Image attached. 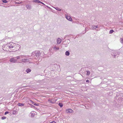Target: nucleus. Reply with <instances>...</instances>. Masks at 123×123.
Returning a JSON list of instances; mask_svg holds the SVG:
<instances>
[{
    "mask_svg": "<svg viewBox=\"0 0 123 123\" xmlns=\"http://www.w3.org/2000/svg\"><path fill=\"white\" fill-rule=\"evenodd\" d=\"M35 52H33L31 54V56L32 57H34L35 58H36L37 57L36 55V54H35Z\"/></svg>",
    "mask_w": 123,
    "mask_h": 123,
    "instance_id": "4468645a",
    "label": "nucleus"
},
{
    "mask_svg": "<svg viewBox=\"0 0 123 123\" xmlns=\"http://www.w3.org/2000/svg\"><path fill=\"white\" fill-rule=\"evenodd\" d=\"M120 41L121 43L123 44V38H122L120 39Z\"/></svg>",
    "mask_w": 123,
    "mask_h": 123,
    "instance_id": "cd10ccee",
    "label": "nucleus"
},
{
    "mask_svg": "<svg viewBox=\"0 0 123 123\" xmlns=\"http://www.w3.org/2000/svg\"><path fill=\"white\" fill-rule=\"evenodd\" d=\"M50 123H56L55 121H53L50 122Z\"/></svg>",
    "mask_w": 123,
    "mask_h": 123,
    "instance_id": "f704fd0d",
    "label": "nucleus"
},
{
    "mask_svg": "<svg viewBox=\"0 0 123 123\" xmlns=\"http://www.w3.org/2000/svg\"><path fill=\"white\" fill-rule=\"evenodd\" d=\"M27 56L28 57L30 56H29V55L26 56ZM25 58H26V57H25Z\"/></svg>",
    "mask_w": 123,
    "mask_h": 123,
    "instance_id": "4c0bfd02",
    "label": "nucleus"
},
{
    "mask_svg": "<svg viewBox=\"0 0 123 123\" xmlns=\"http://www.w3.org/2000/svg\"><path fill=\"white\" fill-rule=\"evenodd\" d=\"M55 9H56V10L58 11H61V9H60V8L58 7H54Z\"/></svg>",
    "mask_w": 123,
    "mask_h": 123,
    "instance_id": "412c9836",
    "label": "nucleus"
},
{
    "mask_svg": "<svg viewBox=\"0 0 123 123\" xmlns=\"http://www.w3.org/2000/svg\"><path fill=\"white\" fill-rule=\"evenodd\" d=\"M31 71V70L29 68H27L25 71L28 73L30 72Z\"/></svg>",
    "mask_w": 123,
    "mask_h": 123,
    "instance_id": "6ab92c4d",
    "label": "nucleus"
},
{
    "mask_svg": "<svg viewBox=\"0 0 123 123\" xmlns=\"http://www.w3.org/2000/svg\"><path fill=\"white\" fill-rule=\"evenodd\" d=\"M86 74L88 75H89L90 73V71L88 70L86 71Z\"/></svg>",
    "mask_w": 123,
    "mask_h": 123,
    "instance_id": "bb28decb",
    "label": "nucleus"
},
{
    "mask_svg": "<svg viewBox=\"0 0 123 123\" xmlns=\"http://www.w3.org/2000/svg\"><path fill=\"white\" fill-rule=\"evenodd\" d=\"M66 18L67 19L70 21H72V19L68 15V14H66Z\"/></svg>",
    "mask_w": 123,
    "mask_h": 123,
    "instance_id": "0eeeda50",
    "label": "nucleus"
},
{
    "mask_svg": "<svg viewBox=\"0 0 123 123\" xmlns=\"http://www.w3.org/2000/svg\"><path fill=\"white\" fill-rule=\"evenodd\" d=\"M62 41V40L60 38H58L57 40V42L58 44H60Z\"/></svg>",
    "mask_w": 123,
    "mask_h": 123,
    "instance_id": "dca6fc26",
    "label": "nucleus"
},
{
    "mask_svg": "<svg viewBox=\"0 0 123 123\" xmlns=\"http://www.w3.org/2000/svg\"><path fill=\"white\" fill-rule=\"evenodd\" d=\"M46 7H48L49 8H50V7H49L48 6H46Z\"/></svg>",
    "mask_w": 123,
    "mask_h": 123,
    "instance_id": "58836bf2",
    "label": "nucleus"
},
{
    "mask_svg": "<svg viewBox=\"0 0 123 123\" xmlns=\"http://www.w3.org/2000/svg\"><path fill=\"white\" fill-rule=\"evenodd\" d=\"M34 105H35L36 106H38L39 105V104H38V103L36 104V103H34Z\"/></svg>",
    "mask_w": 123,
    "mask_h": 123,
    "instance_id": "473e14b6",
    "label": "nucleus"
},
{
    "mask_svg": "<svg viewBox=\"0 0 123 123\" xmlns=\"http://www.w3.org/2000/svg\"><path fill=\"white\" fill-rule=\"evenodd\" d=\"M6 117L4 116L2 117H1V118L2 120L4 119H6Z\"/></svg>",
    "mask_w": 123,
    "mask_h": 123,
    "instance_id": "c85d7f7f",
    "label": "nucleus"
},
{
    "mask_svg": "<svg viewBox=\"0 0 123 123\" xmlns=\"http://www.w3.org/2000/svg\"><path fill=\"white\" fill-rule=\"evenodd\" d=\"M26 7L27 9H30L31 8V6L30 5H26Z\"/></svg>",
    "mask_w": 123,
    "mask_h": 123,
    "instance_id": "f3484780",
    "label": "nucleus"
},
{
    "mask_svg": "<svg viewBox=\"0 0 123 123\" xmlns=\"http://www.w3.org/2000/svg\"><path fill=\"white\" fill-rule=\"evenodd\" d=\"M64 45V46L65 47H67L68 46V44H65Z\"/></svg>",
    "mask_w": 123,
    "mask_h": 123,
    "instance_id": "c756f323",
    "label": "nucleus"
},
{
    "mask_svg": "<svg viewBox=\"0 0 123 123\" xmlns=\"http://www.w3.org/2000/svg\"><path fill=\"white\" fill-rule=\"evenodd\" d=\"M14 44L12 42H10L8 43V47H9V49H10V51L12 49V47L14 46Z\"/></svg>",
    "mask_w": 123,
    "mask_h": 123,
    "instance_id": "f03ea898",
    "label": "nucleus"
},
{
    "mask_svg": "<svg viewBox=\"0 0 123 123\" xmlns=\"http://www.w3.org/2000/svg\"><path fill=\"white\" fill-rule=\"evenodd\" d=\"M31 103H32V104H34V103H35L34 102H33V101H31Z\"/></svg>",
    "mask_w": 123,
    "mask_h": 123,
    "instance_id": "c9c22d12",
    "label": "nucleus"
},
{
    "mask_svg": "<svg viewBox=\"0 0 123 123\" xmlns=\"http://www.w3.org/2000/svg\"><path fill=\"white\" fill-rule=\"evenodd\" d=\"M29 58V59H32V58L31 57Z\"/></svg>",
    "mask_w": 123,
    "mask_h": 123,
    "instance_id": "ea45409f",
    "label": "nucleus"
},
{
    "mask_svg": "<svg viewBox=\"0 0 123 123\" xmlns=\"http://www.w3.org/2000/svg\"><path fill=\"white\" fill-rule=\"evenodd\" d=\"M119 98H118V99H119Z\"/></svg>",
    "mask_w": 123,
    "mask_h": 123,
    "instance_id": "79ce46f5",
    "label": "nucleus"
},
{
    "mask_svg": "<svg viewBox=\"0 0 123 123\" xmlns=\"http://www.w3.org/2000/svg\"><path fill=\"white\" fill-rule=\"evenodd\" d=\"M86 81L88 82H89V81L88 80H87Z\"/></svg>",
    "mask_w": 123,
    "mask_h": 123,
    "instance_id": "e433bc0d",
    "label": "nucleus"
},
{
    "mask_svg": "<svg viewBox=\"0 0 123 123\" xmlns=\"http://www.w3.org/2000/svg\"><path fill=\"white\" fill-rule=\"evenodd\" d=\"M58 105L61 107H62L63 106V104L61 102H60L59 103Z\"/></svg>",
    "mask_w": 123,
    "mask_h": 123,
    "instance_id": "5701e85b",
    "label": "nucleus"
},
{
    "mask_svg": "<svg viewBox=\"0 0 123 123\" xmlns=\"http://www.w3.org/2000/svg\"><path fill=\"white\" fill-rule=\"evenodd\" d=\"M35 52L36 56L37 58L40 57H43L44 56V54L43 53H41L40 51H35Z\"/></svg>",
    "mask_w": 123,
    "mask_h": 123,
    "instance_id": "f257e3e1",
    "label": "nucleus"
},
{
    "mask_svg": "<svg viewBox=\"0 0 123 123\" xmlns=\"http://www.w3.org/2000/svg\"><path fill=\"white\" fill-rule=\"evenodd\" d=\"M16 57L10 58V61L11 62L15 63L18 62H17V60L16 59Z\"/></svg>",
    "mask_w": 123,
    "mask_h": 123,
    "instance_id": "39448f33",
    "label": "nucleus"
},
{
    "mask_svg": "<svg viewBox=\"0 0 123 123\" xmlns=\"http://www.w3.org/2000/svg\"><path fill=\"white\" fill-rule=\"evenodd\" d=\"M112 55L113 56V57L116 58V56L117 55V51L116 50H113L112 52ZM118 53H117V54H118Z\"/></svg>",
    "mask_w": 123,
    "mask_h": 123,
    "instance_id": "20e7f679",
    "label": "nucleus"
},
{
    "mask_svg": "<svg viewBox=\"0 0 123 123\" xmlns=\"http://www.w3.org/2000/svg\"><path fill=\"white\" fill-rule=\"evenodd\" d=\"M15 47L16 49V51L19 50L20 48V46L18 44H16V45H15Z\"/></svg>",
    "mask_w": 123,
    "mask_h": 123,
    "instance_id": "6e6552de",
    "label": "nucleus"
},
{
    "mask_svg": "<svg viewBox=\"0 0 123 123\" xmlns=\"http://www.w3.org/2000/svg\"><path fill=\"white\" fill-rule=\"evenodd\" d=\"M98 27V25L95 26V25H92L91 28L92 30H96V29Z\"/></svg>",
    "mask_w": 123,
    "mask_h": 123,
    "instance_id": "f8f14e48",
    "label": "nucleus"
},
{
    "mask_svg": "<svg viewBox=\"0 0 123 123\" xmlns=\"http://www.w3.org/2000/svg\"><path fill=\"white\" fill-rule=\"evenodd\" d=\"M17 3H18V4H20V3H19L18 2Z\"/></svg>",
    "mask_w": 123,
    "mask_h": 123,
    "instance_id": "a19ab883",
    "label": "nucleus"
},
{
    "mask_svg": "<svg viewBox=\"0 0 123 123\" xmlns=\"http://www.w3.org/2000/svg\"><path fill=\"white\" fill-rule=\"evenodd\" d=\"M33 2H35L39 3L40 1L38 0H33Z\"/></svg>",
    "mask_w": 123,
    "mask_h": 123,
    "instance_id": "4be33fe9",
    "label": "nucleus"
},
{
    "mask_svg": "<svg viewBox=\"0 0 123 123\" xmlns=\"http://www.w3.org/2000/svg\"><path fill=\"white\" fill-rule=\"evenodd\" d=\"M17 105L18 106H24L25 105V104L18 103V104Z\"/></svg>",
    "mask_w": 123,
    "mask_h": 123,
    "instance_id": "a211bd4d",
    "label": "nucleus"
},
{
    "mask_svg": "<svg viewBox=\"0 0 123 123\" xmlns=\"http://www.w3.org/2000/svg\"><path fill=\"white\" fill-rule=\"evenodd\" d=\"M90 28L89 27H86L85 28V33L88 30H89Z\"/></svg>",
    "mask_w": 123,
    "mask_h": 123,
    "instance_id": "b1692460",
    "label": "nucleus"
},
{
    "mask_svg": "<svg viewBox=\"0 0 123 123\" xmlns=\"http://www.w3.org/2000/svg\"><path fill=\"white\" fill-rule=\"evenodd\" d=\"M48 101L51 104H54L55 102L54 101V98L49 99H48Z\"/></svg>",
    "mask_w": 123,
    "mask_h": 123,
    "instance_id": "9b49d317",
    "label": "nucleus"
},
{
    "mask_svg": "<svg viewBox=\"0 0 123 123\" xmlns=\"http://www.w3.org/2000/svg\"><path fill=\"white\" fill-rule=\"evenodd\" d=\"M73 111L71 109H68L66 110V113H72L73 112Z\"/></svg>",
    "mask_w": 123,
    "mask_h": 123,
    "instance_id": "9d476101",
    "label": "nucleus"
},
{
    "mask_svg": "<svg viewBox=\"0 0 123 123\" xmlns=\"http://www.w3.org/2000/svg\"><path fill=\"white\" fill-rule=\"evenodd\" d=\"M65 55L67 56H68L70 55L69 51V50L67 51L65 53Z\"/></svg>",
    "mask_w": 123,
    "mask_h": 123,
    "instance_id": "aec40b11",
    "label": "nucleus"
},
{
    "mask_svg": "<svg viewBox=\"0 0 123 123\" xmlns=\"http://www.w3.org/2000/svg\"><path fill=\"white\" fill-rule=\"evenodd\" d=\"M8 47V43L6 44L3 45L2 46L3 49L5 51H7V50H9L8 49H9V47Z\"/></svg>",
    "mask_w": 123,
    "mask_h": 123,
    "instance_id": "7ed1b4c3",
    "label": "nucleus"
},
{
    "mask_svg": "<svg viewBox=\"0 0 123 123\" xmlns=\"http://www.w3.org/2000/svg\"><path fill=\"white\" fill-rule=\"evenodd\" d=\"M9 112L8 111H6L5 113V115H6V114H7L8 113H9Z\"/></svg>",
    "mask_w": 123,
    "mask_h": 123,
    "instance_id": "2f4dec72",
    "label": "nucleus"
},
{
    "mask_svg": "<svg viewBox=\"0 0 123 123\" xmlns=\"http://www.w3.org/2000/svg\"><path fill=\"white\" fill-rule=\"evenodd\" d=\"M31 107L32 108H34L35 107L33 105H31Z\"/></svg>",
    "mask_w": 123,
    "mask_h": 123,
    "instance_id": "72a5a7b5",
    "label": "nucleus"
},
{
    "mask_svg": "<svg viewBox=\"0 0 123 123\" xmlns=\"http://www.w3.org/2000/svg\"><path fill=\"white\" fill-rule=\"evenodd\" d=\"M25 55H21L19 56H18L16 57V58L17 59H20L21 58H23L24 57H25Z\"/></svg>",
    "mask_w": 123,
    "mask_h": 123,
    "instance_id": "1a4fd4ad",
    "label": "nucleus"
},
{
    "mask_svg": "<svg viewBox=\"0 0 123 123\" xmlns=\"http://www.w3.org/2000/svg\"><path fill=\"white\" fill-rule=\"evenodd\" d=\"M16 49L15 47V45H14L12 47V49L11 50V51H12V52H15L16 51Z\"/></svg>",
    "mask_w": 123,
    "mask_h": 123,
    "instance_id": "ddd939ff",
    "label": "nucleus"
},
{
    "mask_svg": "<svg viewBox=\"0 0 123 123\" xmlns=\"http://www.w3.org/2000/svg\"><path fill=\"white\" fill-rule=\"evenodd\" d=\"M39 3H40V4H43L44 5H45L42 2L40 1V2H39Z\"/></svg>",
    "mask_w": 123,
    "mask_h": 123,
    "instance_id": "7c9ffc66",
    "label": "nucleus"
},
{
    "mask_svg": "<svg viewBox=\"0 0 123 123\" xmlns=\"http://www.w3.org/2000/svg\"><path fill=\"white\" fill-rule=\"evenodd\" d=\"M114 31L113 30H111L109 31V33L110 34H111Z\"/></svg>",
    "mask_w": 123,
    "mask_h": 123,
    "instance_id": "a878e982",
    "label": "nucleus"
},
{
    "mask_svg": "<svg viewBox=\"0 0 123 123\" xmlns=\"http://www.w3.org/2000/svg\"><path fill=\"white\" fill-rule=\"evenodd\" d=\"M29 60L28 59L26 58L22 59L21 61V62H19V63H21L22 62H24L25 63L27 62H29Z\"/></svg>",
    "mask_w": 123,
    "mask_h": 123,
    "instance_id": "423d86ee",
    "label": "nucleus"
},
{
    "mask_svg": "<svg viewBox=\"0 0 123 123\" xmlns=\"http://www.w3.org/2000/svg\"><path fill=\"white\" fill-rule=\"evenodd\" d=\"M3 3H6L8 2L6 0H1Z\"/></svg>",
    "mask_w": 123,
    "mask_h": 123,
    "instance_id": "393cba45",
    "label": "nucleus"
},
{
    "mask_svg": "<svg viewBox=\"0 0 123 123\" xmlns=\"http://www.w3.org/2000/svg\"><path fill=\"white\" fill-rule=\"evenodd\" d=\"M53 49L55 51H57L59 49V48L58 47L56 46H54V47Z\"/></svg>",
    "mask_w": 123,
    "mask_h": 123,
    "instance_id": "2eb2a0df",
    "label": "nucleus"
}]
</instances>
